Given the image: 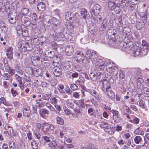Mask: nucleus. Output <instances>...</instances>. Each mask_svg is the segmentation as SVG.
<instances>
[{
  "label": "nucleus",
  "mask_w": 149,
  "mask_h": 149,
  "mask_svg": "<svg viewBox=\"0 0 149 149\" xmlns=\"http://www.w3.org/2000/svg\"><path fill=\"white\" fill-rule=\"evenodd\" d=\"M130 31L129 28H125L123 29V32L125 36L124 40L125 42L123 45V47L130 50L131 53L134 56H136L140 54L141 49L137 46L133 47L132 42L131 41L133 37L130 33Z\"/></svg>",
  "instance_id": "nucleus-1"
},
{
  "label": "nucleus",
  "mask_w": 149,
  "mask_h": 149,
  "mask_svg": "<svg viewBox=\"0 0 149 149\" xmlns=\"http://www.w3.org/2000/svg\"><path fill=\"white\" fill-rule=\"evenodd\" d=\"M65 17L68 21L75 24L78 23L79 16L78 14L76 12H67L65 14Z\"/></svg>",
  "instance_id": "nucleus-2"
},
{
  "label": "nucleus",
  "mask_w": 149,
  "mask_h": 149,
  "mask_svg": "<svg viewBox=\"0 0 149 149\" xmlns=\"http://www.w3.org/2000/svg\"><path fill=\"white\" fill-rule=\"evenodd\" d=\"M113 22L112 19H109L107 17H105L103 21L102 22L100 28V31H103L106 29L111 28L113 25Z\"/></svg>",
  "instance_id": "nucleus-3"
},
{
  "label": "nucleus",
  "mask_w": 149,
  "mask_h": 149,
  "mask_svg": "<svg viewBox=\"0 0 149 149\" xmlns=\"http://www.w3.org/2000/svg\"><path fill=\"white\" fill-rule=\"evenodd\" d=\"M107 63V62H105L103 59L98 58L95 60L93 61V62L95 68L99 71L103 70Z\"/></svg>",
  "instance_id": "nucleus-4"
},
{
  "label": "nucleus",
  "mask_w": 149,
  "mask_h": 149,
  "mask_svg": "<svg viewBox=\"0 0 149 149\" xmlns=\"http://www.w3.org/2000/svg\"><path fill=\"white\" fill-rule=\"evenodd\" d=\"M106 70L107 71L112 74L114 76H116L118 72V69L112 62L109 61L107 64Z\"/></svg>",
  "instance_id": "nucleus-5"
},
{
  "label": "nucleus",
  "mask_w": 149,
  "mask_h": 149,
  "mask_svg": "<svg viewBox=\"0 0 149 149\" xmlns=\"http://www.w3.org/2000/svg\"><path fill=\"white\" fill-rule=\"evenodd\" d=\"M85 57L87 60H89L91 59L93 63V61L95 60L98 58L96 52H91V50H87L86 53Z\"/></svg>",
  "instance_id": "nucleus-6"
},
{
  "label": "nucleus",
  "mask_w": 149,
  "mask_h": 149,
  "mask_svg": "<svg viewBox=\"0 0 149 149\" xmlns=\"http://www.w3.org/2000/svg\"><path fill=\"white\" fill-rule=\"evenodd\" d=\"M99 85L100 86L102 91L104 93H106L107 90L110 88L111 86L108 81L107 79L101 80L99 82Z\"/></svg>",
  "instance_id": "nucleus-7"
},
{
  "label": "nucleus",
  "mask_w": 149,
  "mask_h": 149,
  "mask_svg": "<svg viewBox=\"0 0 149 149\" xmlns=\"http://www.w3.org/2000/svg\"><path fill=\"white\" fill-rule=\"evenodd\" d=\"M100 6L98 4L93 5L90 10V13L92 17H94L96 16L100 12Z\"/></svg>",
  "instance_id": "nucleus-8"
},
{
  "label": "nucleus",
  "mask_w": 149,
  "mask_h": 149,
  "mask_svg": "<svg viewBox=\"0 0 149 149\" xmlns=\"http://www.w3.org/2000/svg\"><path fill=\"white\" fill-rule=\"evenodd\" d=\"M142 45L143 49L141 50L140 54L141 56L145 55L148 54V51H149V42L148 43L145 40L142 41Z\"/></svg>",
  "instance_id": "nucleus-9"
},
{
  "label": "nucleus",
  "mask_w": 149,
  "mask_h": 149,
  "mask_svg": "<svg viewBox=\"0 0 149 149\" xmlns=\"http://www.w3.org/2000/svg\"><path fill=\"white\" fill-rule=\"evenodd\" d=\"M28 28L27 27L24 26L22 28V27L18 25L17 27V33L20 34H22L23 36L27 37L29 36V33L28 31Z\"/></svg>",
  "instance_id": "nucleus-10"
},
{
  "label": "nucleus",
  "mask_w": 149,
  "mask_h": 149,
  "mask_svg": "<svg viewBox=\"0 0 149 149\" xmlns=\"http://www.w3.org/2000/svg\"><path fill=\"white\" fill-rule=\"evenodd\" d=\"M138 2V0H127V1L124 2L123 3V7L130 6L131 7L134 8Z\"/></svg>",
  "instance_id": "nucleus-11"
},
{
  "label": "nucleus",
  "mask_w": 149,
  "mask_h": 149,
  "mask_svg": "<svg viewBox=\"0 0 149 149\" xmlns=\"http://www.w3.org/2000/svg\"><path fill=\"white\" fill-rule=\"evenodd\" d=\"M115 23L117 24L118 27H117V28L118 29V28L120 30H120H123V33L125 35V33H124L123 32V29H124L125 28H128V27H125L123 29V26L121 25L122 24V16L121 15H120V16H118L116 17L115 19Z\"/></svg>",
  "instance_id": "nucleus-12"
},
{
  "label": "nucleus",
  "mask_w": 149,
  "mask_h": 149,
  "mask_svg": "<svg viewBox=\"0 0 149 149\" xmlns=\"http://www.w3.org/2000/svg\"><path fill=\"white\" fill-rule=\"evenodd\" d=\"M116 33V31L115 29L111 27L107 31V36L110 39H112V38H114Z\"/></svg>",
  "instance_id": "nucleus-13"
},
{
  "label": "nucleus",
  "mask_w": 149,
  "mask_h": 149,
  "mask_svg": "<svg viewBox=\"0 0 149 149\" xmlns=\"http://www.w3.org/2000/svg\"><path fill=\"white\" fill-rule=\"evenodd\" d=\"M44 125L45 126V127L44 132L46 133H51L54 129V127L52 124L45 123L44 124Z\"/></svg>",
  "instance_id": "nucleus-14"
},
{
  "label": "nucleus",
  "mask_w": 149,
  "mask_h": 149,
  "mask_svg": "<svg viewBox=\"0 0 149 149\" xmlns=\"http://www.w3.org/2000/svg\"><path fill=\"white\" fill-rule=\"evenodd\" d=\"M74 47L72 45L67 46L66 49V53L68 56H70L74 54Z\"/></svg>",
  "instance_id": "nucleus-15"
},
{
  "label": "nucleus",
  "mask_w": 149,
  "mask_h": 149,
  "mask_svg": "<svg viewBox=\"0 0 149 149\" xmlns=\"http://www.w3.org/2000/svg\"><path fill=\"white\" fill-rule=\"evenodd\" d=\"M111 112L113 114V117L114 121L116 123L118 122L120 119V118L119 116L118 112L113 110H112Z\"/></svg>",
  "instance_id": "nucleus-16"
},
{
  "label": "nucleus",
  "mask_w": 149,
  "mask_h": 149,
  "mask_svg": "<svg viewBox=\"0 0 149 149\" xmlns=\"http://www.w3.org/2000/svg\"><path fill=\"white\" fill-rule=\"evenodd\" d=\"M81 53L79 51L75 53L74 56L77 58L78 61L82 62L84 59V56L82 53Z\"/></svg>",
  "instance_id": "nucleus-17"
},
{
  "label": "nucleus",
  "mask_w": 149,
  "mask_h": 149,
  "mask_svg": "<svg viewBox=\"0 0 149 149\" xmlns=\"http://www.w3.org/2000/svg\"><path fill=\"white\" fill-rule=\"evenodd\" d=\"M53 71L54 75L57 77H59L61 73V70L57 66L54 67Z\"/></svg>",
  "instance_id": "nucleus-18"
},
{
  "label": "nucleus",
  "mask_w": 149,
  "mask_h": 149,
  "mask_svg": "<svg viewBox=\"0 0 149 149\" xmlns=\"http://www.w3.org/2000/svg\"><path fill=\"white\" fill-rule=\"evenodd\" d=\"M106 92L107 95L109 98L113 100L115 98V93L110 88L107 90Z\"/></svg>",
  "instance_id": "nucleus-19"
},
{
  "label": "nucleus",
  "mask_w": 149,
  "mask_h": 149,
  "mask_svg": "<svg viewBox=\"0 0 149 149\" xmlns=\"http://www.w3.org/2000/svg\"><path fill=\"white\" fill-rule=\"evenodd\" d=\"M142 90L145 97H149V89L146 87L144 85L142 86Z\"/></svg>",
  "instance_id": "nucleus-20"
},
{
  "label": "nucleus",
  "mask_w": 149,
  "mask_h": 149,
  "mask_svg": "<svg viewBox=\"0 0 149 149\" xmlns=\"http://www.w3.org/2000/svg\"><path fill=\"white\" fill-rule=\"evenodd\" d=\"M144 22L143 20L141 19L139 21L137 22L136 24V29L138 30L141 29L144 25Z\"/></svg>",
  "instance_id": "nucleus-21"
},
{
  "label": "nucleus",
  "mask_w": 149,
  "mask_h": 149,
  "mask_svg": "<svg viewBox=\"0 0 149 149\" xmlns=\"http://www.w3.org/2000/svg\"><path fill=\"white\" fill-rule=\"evenodd\" d=\"M88 92L94 97L97 100H99L100 98V96L98 93L94 90H89Z\"/></svg>",
  "instance_id": "nucleus-22"
},
{
  "label": "nucleus",
  "mask_w": 149,
  "mask_h": 149,
  "mask_svg": "<svg viewBox=\"0 0 149 149\" xmlns=\"http://www.w3.org/2000/svg\"><path fill=\"white\" fill-rule=\"evenodd\" d=\"M49 111L45 109H42L40 110L39 112L40 115L43 118H45L46 117V114H49Z\"/></svg>",
  "instance_id": "nucleus-23"
},
{
  "label": "nucleus",
  "mask_w": 149,
  "mask_h": 149,
  "mask_svg": "<svg viewBox=\"0 0 149 149\" xmlns=\"http://www.w3.org/2000/svg\"><path fill=\"white\" fill-rule=\"evenodd\" d=\"M46 6L45 3L43 2L38 3L37 5V8L41 11H44L46 8Z\"/></svg>",
  "instance_id": "nucleus-24"
},
{
  "label": "nucleus",
  "mask_w": 149,
  "mask_h": 149,
  "mask_svg": "<svg viewBox=\"0 0 149 149\" xmlns=\"http://www.w3.org/2000/svg\"><path fill=\"white\" fill-rule=\"evenodd\" d=\"M33 133L35 138L39 140L40 139L42 133L40 132V131L36 129L34 130Z\"/></svg>",
  "instance_id": "nucleus-25"
},
{
  "label": "nucleus",
  "mask_w": 149,
  "mask_h": 149,
  "mask_svg": "<svg viewBox=\"0 0 149 149\" xmlns=\"http://www.w3.org/2000/svg\"><path fill=\"white\" fill-rule=\"evenodd\" d=\"M85 79L81 75L80 76L79 79L75 81V83L78 85H82L84 82Z\"/></svg>",
  "instance_id": "nucleus-26"
},
{
  "label": "nucleus",
  "mask_w": 149,
  "mask_h": 149,
  "mask_svg": "<svg viewBox=\"0 0 149 149\" xmlns=\"http://www.w3.org/2000/svg\"><path fill=\"white\" fill-rule=\"evenodd\" d=\"M4 128L6 130H7L8 135L11 136V132L13 131L12 127H11L8 125L6 124Z\"/></svg>",
  "instance_id": "nucleus-27"
},
{
  "label": "nucleus",
  "mask_w": 149,
  "mask_h": 149,
  "mask_svg": "<svg viewBox=\"0 0 149 149\" xmlns=\"http://www.w3.org/2000/svg\"><path fill=\"white\" fill-rule=\"evenodd\" d=\"M8 20L10 23L13 24L15 23L16 22L14 16L11 14L8 15Z\"/></svg>",
  "instance_id": "nucleus-28"
},
{
  "label": "nucleus",
  "mask_w": 149,
  "mask_h": 149,
  "mask_svg": "<svg viewBox=\"0 0 149 149\" xmlns=\"http://www.w3.org/2000/svg\"><path fill=\"white\" fill-rule=\"evenodd\" d=\"M22 15L19 12L17 13L15 17V18L16 21L17 22H21L22 20Z\"/></svg>",
  "instance_id": "nucleus-29"
},
{
  "label": "nucleus",
  "mask_w": 149,
  "mask_h": 149,
  "mask_svg": "<svg viewBox=\"0 0 149 149\" xmlns=\"http://www.w3.org/2000/svg\"><path fill=\"white\" fill-rule=\"evenodd\" d=\"M64 104L65 106H67L69 108L71 109H73V103L69 100H66L65 101Z\"/></svg>",
  "instance_id": "nucleus-30"
},
{
  "label": "nucleus",
  "mask_w": 149,
  "mask_h": 149,
  "mask_svg": "<svg viewBox=\"0 0 149 149\" xmlns=\"http://www.w3.org/2000/svg\"><path fill=\"white\" fill-rule=\"evenodd\" d=\"M132 71L134 72L135 75L138 77H140L141 75V70L139 68H134L132 69Z\"/></svg>",
  "instance_id": "nucleus-31"
},
{
  "label": "nucleus",
  "mask_w": 149,
  "mask_h": 149,
  "mask_svg": "<svg viewBox=\"0 0 149 149\" xmlns=\"http://www.w3.org/2000/svg\"><path fill=\"white\" fill-rule=\"evenodd\" d=\"M143 8H142L141 9V10H139L138 11V12L140 13V15L141 17L144 18V19H146L147 18V11L144 13L143 12L142 9Z\"/></svg>",
  "instance_id": "nucleus-32"
},
{
  "label": "nucleus",
  "mask_w": 149,
  "mask_h": 149,
  "mask_svg": "<svg viewBox=\"0 0 149 149\" xmlns=\"http://www.w3.org/2000/svg\"><path fill=\"white\" fill-rule=\"evenodd\" d=\"M37 25L35 22L30 23L28 27L33 32L36 28Z\"/></svg>",
  "instance_id": "nucleus-33"
},
{
  "label": "nucleus",
  "mask_w": 149,
  "mask_h": 149,
  "mask_svg": "<svg viewBox=\"0 0 149 149\" xmlns=\"http://www.w3.org/2000/svg\"><path fill=\"white\" fill-rule=\"evenodd\" d=\"M45 56H46L47 57L49 58H57L56 56H54L52 54V52L51 51H49V50H46L45 52Z\"/></svg>",
  "instance_id": "nucleus-34"
},
{
  "label": "nucleus",
  "mask_w": 149,
  "mask_h": 149,
  "mask_svg": "<svg viewBox=\"0 0 149 149\" xmlns=\"http://www.w3.org/2000/svg\"><path fill=\"white\" fill-rule=\"evenodd\" d=\"M29 12V10L28 8H24L22 9L20 13L24 16H27Z\"/></svg>",
  "instance_id": "nucleus-35"
},
{
  "label": "nucleus",
  "mask_w": 149,
  "mask_h": 149,
  "mask_svg": "<svg viewBox=\"0 0 149 149\" xmlns=\"http://www.w3.org/2000/svg\"><path fill=\"white\" fill-rule=\"evenodd\" d=\"M6 72H8V74L12 76L15 73V70L10 67H7Z\"/></svg>",
  "instance_id": "nucleus-36"
},
{
  "label": "nucleus",
  "mask_w": 149,
  "mask_h": 149,
  "mask_svg": "<svg viewBox=\"0 0 149 149\" xmlns=\"http://www.w3.org/2000/svg\"><path fill=\"white\" fill-rule=\"evenodd\" d=\"M116 5L114 2L112 1H109L108 3V6L109 9L111 10H113L116 7Z\"/></svg>",
  "instance_id": "nucleus-37"
},
{
  "label": "nucleus",
  "mask_w": 149,
  "mask_h": 149,
  "mask_svg": "<svg viewBox=\"0 0 149 149\" xmlns=\"http://www.w3.org/2000/svg\"><path fill=\"white\" fill-rule=\"evenodd\" d=\"M87 12L84 8H82L80 11L81 16L84 18H85L87 15Z\"/></svg>",
  "instance_id": "nucleus-38"
},
{
  "label": "nucleus",
  "mask_w": 149,
  "mask_h": 149,
  "mask_svg": "<svg viewBox=\"0 0 149 149\" xmlns=\"http://www.w3.org/2000/svg\"><path fill=\"white\" fill-rule=\"evenodd\" d=\"M52 21V23L54 24V26L56 27V28H57L59 27V24L57 19L56 18H53Z\"/></svg>",
  "instance_id": "nucleus-39"
},
{
  "label": "nucleus",
  "mask_w": 149,
  "mask_h": 149,
  "mask_svg": "<svg viewBox=\"0 0 149 149\" xmlns=\"http://www.w3.org/2000/svg\"><path fill=\"white\" fill-rule=\"evenodd\" d=\"M0 10L2 12L6 10L8 11L7 7H6L5 5V3H3V2L0 3Z\"/></svg>",
  "instance_id": "nucleus-40"
},
{
  "label": "nucleus",
  "mask_w": 149,
  "mask_h": 149,
  "mask_svg": "<svg viewBox=\"0 0 149 149\" xmlns=\"http://www.w3.org/2000/svg\"><path fill=\"white\" fill-rule=\"evenodd\" d=\"M72 63L70 61H66L65 63V67L68 70H70L71 69V66L72 65Z\"/></svg>",
  "instance_id": "nucleus-41"
},
{
  "label": "nucleus",
  "mask_w": 149,
  "mask_h": 149,
  "mask_svg": "<svg viewBox=\"0 0 149 149\" xmlns=\"http://www.w3.org/2000/svg\"><path fill=\"white\" fill-rule=\"evenodd\" d=\"M142 137L140 136H135L134 138V141L135 143L137 144H139L142 141Z\"/></svg>",
  "instance_id": "nucleus-42"
},
{
  "label": "nucleus",
  "mask_w": 149,
  "mask_h": 149,
  "mask_svg": "<svg viewBox=\"0 0 149 149\" xmlns=\"http://www.w3.org/2000/svg\"><path fill=\"white\" fill-rule=\"evenodd\" d=\"M49 145L51 149H56V148L57 143L55 141H52Z\"/></svg>",
  "instance_id": "nucleus-43"
},
{
  "label": "nucleus",
  "mask_w": 149,
  "mask_h": 149,
  "mask_svg": "<svg viewBox=\"0 0 149 149\" xmlns=\"http://www.w3.org/2000/svg\"><path fill=\"white\" fill-rule=\"evenodd\" d=\"M56 120L57 123L60 125H63L64 124V120L60 116H57L56 118Z\"/></svg>",
  "instance_id": "nucleus-44"
},
{
  "label": "nucleus",
  "mask_w": 149,
  "mask_h": 149,
  "mask_svg": "<svg viewBox=\"0 0 149 149\" xmlns=\"http://www.w3.org/2000/svg\"><path fill=\"white\" fill-rule=\"evenodd\" d=\"M104 130L105 132H108L110 134H113L115 132L114 130L112 128H108L104 129Z\"/></svg>",
  "instance_id": "nucleus-45"
},
{
  "label": "nucleus",
  "mask_w": 149,
  "mask_h": 149,
  "mask_svg": "<svg viewBox=\"0 0 149 149\" xmlns=\"http://www.w3.org/2000/svg\"><path fill=\"white\" fill-rule=\"evenodd\" d=\"M36 105L37 106L40 107H43L44 104L41 99H39L36 101Z\"/></svg>",
  "instance_id": "nucleus-46"
},
{
  "label": "nucleus",
  "mask_w": 149,
  "mask_h": 149,
  "mask_svg": "<svg viewBox=\"0 0 149 149\" xmlns=\"http://www.w3.org/2000/svg\"><path fill=\"white\" fill-rule=\"evenodd\" d=\"M104 73L103 72H99L97 73L96 72L97 79H100L101 78H103L104 77Z\"/></svg>",
  "instance_id": "nucleus-47"
},
{
  "label": "nucleus",
  "mask_w": 149,
  "mask_h": 149,
  "mask_svg": "<svg viewBox=\"0 0 149 149\" xmlns=\"http://www.w3.org/2000/svg\"><path fill=\"white\" fill-rule=\"evenodd\" d=\"M6 55L7 58L9 60H12L13 57V51L6 52Z\"/></svg>",
  "instance_id": "nucleus-48"
},
{
  "label": "nucleus",
  "mask_w": 149,
  "mask_h": 149,
  "mask_svg": "<svg viewBox=\"0 0 149 149\" xmlns=\"http://www.w3.org/2000/svg\"><path fill=\"white\" fill-rule=\"evenodd\" d=\"M139 105L142 109H145L146 107L144 101L141 99L140 100Z\"/></svg>",
  "instance_id": "nucleus-49"
},
{
  "label": "nucleus",
  "mask_w": 149,
  "mask_h": 149,
  "mask_svg": "<svg viewBox=\"0 0 149 149\" xmlns=\"http://www.w3.org/2000/svg\"><path fill=\"white\" fill-rule=\"evenodd\" d=\"M31 145L33 149H38V145L35 141L34 140H33L31 142Z\"/></svg>",
  "instance_id": "nucleus-50"
},
{
  "label": "nucleus",
  "mask_w": 149,
  "mask_h": 149,
  "mask_svg": "<svg viewBox=\"0 0 149 149\" xmlns=\"http://www.w3.org/2000/svg\"><path fill=\"white\" fill-rule=\"evenodd\" d=\"M9 146L10 149H15V143L13 141H10Z\"/></svg>",
  "instance_id": "nucleus-51"
},
{
  "label": "nucleus",
  "mask_w": 149,
  "mask_h": 149,
  "mask_svg": "<svg viewBox=\"0 0 149 149\" xmlns=\"http://www.w3.org/2000/svg\"><path fill=\"white\" fill-rule=\"evenodd\" d=\"M89 77L91 79H92L93 81L96 80L97 79L96 73L91 72L89 74Z\"/></svg>",
  "instance_id": "nucleus-52"
},
{
  "label": "nucleus",
  "mask_w": 149,
  "mask_h": 149,
  "mask_svg": "<svg viewBox=\"0 0 149 149\" xmlns=\"http://www.w3.org/2000/svg\"><path fill=\"white\" fill-rule=\"evenodd\" d=\"M119 76L120 79H124L125 77V72L122 70H120L119 71Z\"/></svg>",
  "instance_id": "nucleus-53"
},
{
  "label": "nucleus",
  "mask_w": 149,
  "mask_h": 149,
  "mask_svg": "<svg viewBox=\"0 0 149 149\" xmlns=\"http://www.w3.org/2000/svg\"><path fill=\"white\" fill-rule=\"evenodd\" d=\"M77 85L76 84H72L70 85V87L72 90L75 91L79 89Z\"/></svg>",
  "instance_id": "nucleus-54"
},
{
  "label": "nucleus",
  "mask_w": 149,
  "mask_h": 149,
  "mask_svg": "<svg viewBox=\"0 0 149 149\" xmlns=\"http://www.w3.org/2000/svg\"><path fill=\"white\" fill-rule=\"evenodd\" d=\"M135 132L136 134H140L141 135H143L144 134V132H143L141 130H139V127L138 128H137L135 130Z\"/></svg>",
  "instance_id": "nucleus-55"
},
{
  "label": "nucleus",
  "mask_w": 149,
  "mask_h": 149,
  "mask_svg": "<svg viewBox=\"0 0 149 149\" xmlns=\"http://www.w3.org/2000/svg\"><path fill=\"white\" fill-rule=\"evenodd\" d=\"M53 35L55 34V37L56 38H59L60 37H61L62 38H63L65 37L64 35L63 34L62 32H60L59 33V35H57L56 33H55V34L53 33Z\"/></svg>",
  "instance_id": "nucleus-56"
},
{
  "label": "nucleus",
  "mask_w": 149,
  "mask_h": 149,
  "mask_svg": "<svg viewBox=\"0 0 149 149\" xmlns=\"http://www.w3.org/2000/svg\"><path fill=\"white\" fill-rule=\"evenodd\" d=\"M31 111H23V114L25 117H29L30 115Z\"/></svg>",
  "instance_id": "nucleus-57"
},
{
  "label": "nucleus",
  "mask_w": 149,
  "mask_h": 149,
  "mask_svg": "<svg viewBox=\"0 0 149 149\" xmlns=\"http://www.w3.org/2000/svg\"><path fill=\"white\" fill-rule=\"evenodd\" d=\"M6 52L13 51V49L12 47L10 46H6L5 48Z\"/></svg>",
  "instance_id": "nucleus-58"
},
{
  "label": "nucleus",
  "mask_w": 149,
  "mask_h": 149,
  "mask_svg": "<svg viewBox=\"0 0 149 149\" xmlns=\"http://www.w3.org/2000/svg\"><path fill=\"white\" fill-rule=\"evenodd\" d=\"M27 49L24 46H23L22 49L21 50L22 53L23 54H26L27 52Z\"/></svg>",
  "instance_id": "nucleus-59"
},
{
  "label": "nucleus",
  "mask_w": 149,
  "mask_h": 149,
  "mask_svg": "<svg viewBox=\"0 0 149 149\" xmlns=\"http://www.w3.org/2000/svg\"><path fill=\"white\" fill-rule=\"evenodd\" d=\"M15 79L18 82V83L21 82L22 81V78L21 77L19 76L17 74H15Z\"/></svg>",
  "instance_id": "nucleus-60"
},
{
  "label": "nucleus",
  "mask_w": 149,
  "mask_h": 149,
  "mask_svg": "<svg viewBox=\"0 0 149 149\" xmlns=\"http://www.w3.org/2000/svg\"><path fill=\"white\" fill-rule=\"evenodd\" d=\"M41 99H42L43 100H46L49 101V98L48 96L47 95H44V94H42V97L41 98Z\"/></svg>",
  "instance_id": "nucleus-61"
},
{
  "label": "nucleus",
  "mask_w": 149,
  "mask_h": 149,
  "mask_svg": "<svg viewBox=\"0 0 149 149\" xmlns=\"http://www.w3.org/2000/svg\"><path fill=\"white\" fill-rule=\"evenodd\" d=\"M0 100L2 103L4 105L7 106V102L5 99L3 97H1L0 98Z\"/></svg>",
  "instance_id": "nucleus-62"
},
{
  "label": "nucleus",
  "mask_w": 149,
  "mask_h": 149,
  "mask_svg": "<svg viewBox=\"0 0 149 149\" xmlns=\"http://www.w3.org/2000/svg\"><path fill=\"white\" fill-rule=\"evenodd\" d=\"M73 96L74 98L76 99H78L79 98L80 96V94H79V93L77 92H74L73 94Z\"/></svg>",
  "instance_id": "nucleus-63"
},
{
  "label": "nucleus",
  "mask_w": 149,
  "mask_h": 149,
  "mask_svg": "<svg viewBox=\"0 0 149 149\" xmlns=\"http://www.w3.org/2000/svg\"><path fill=\"white\" fill-rule=\"evenodd\" d=\"M51 103L54 104H56L58 101V100L55 97H54L50 99Z\"/></svg>",
  "instance_id": "nucleus-64"
}]
</instances>
